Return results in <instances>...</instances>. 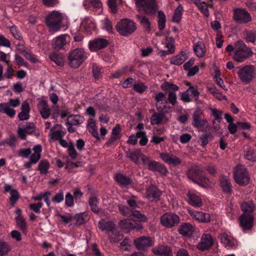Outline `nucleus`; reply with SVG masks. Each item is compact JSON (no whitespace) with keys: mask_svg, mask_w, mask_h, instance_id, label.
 Instances as JSON below:
<instances>
[{"mask_svg":"<svg viewBox=\"0 0 256 256\" xmlns=\"http://www.w3.org/2000/svg\"><path fill=\"white\" fill-rule=\"evenodd\" d=\"M188 176L194 182L203 188L210 186L209 179L203 174L202 170L198 166H193L189 169Z\"/></svg>","mask_w":256,"mask_h":256,"instance_id":"obj_1","label":"nucleus"},{"mask_svg":"<svg viewBox=\"0 0 256 256\" xmlns=\"http://www.w3.org/2000/svg\"><path fill=\"white\" fill-rule=\"evenodd\" d=\"M87 58V53L82 48H76L70 50L68 53V64L70 67H79Z\"/></svg>","mask_w":256,"mask_h":256,"instance_id":"obj_2","label":"nucleus"},{"mask_svg":"<svg viewBox=\"0 0 256 256\" xmlns=\"http://www.w3.org/2000/svg\"><path fill=\"white\" fill-rule=\"evenodd\" d=\"M64 18L63 14L58 11L54 10L49 14L46 18V24L49 30L56 32L60 30Z\"/></svg>","mask_w":256,"mask_h":256,"instance_id":"obj_3","label":"nucleus"},{"mask_svg":"<svg viewBox=\"0 0 256 256\" xmlns=\"http://www.w3.org/2000/svg\"><path fill=\"white\" fill-rule=\"evenodd\" d=\"M234 59L239 62H242L252 54L250 49L242 40L234 43Z\"/></svg>","mask_w":256,"mask_h":256,"instance_id":"obj_4","label":"nucleus"},{"mask_svg":"<svg viewBox=\"0 0 256 256\" xmlns=\"http://www.w3.org/2000/svg\"><path fill=\"white\" fill-rule=\"evenodd\" d=\"M136 24L132 20L125 18L120 20L116 25L118 32L122 36H128L133 33L136 30Z\"/></svg>","mask_w":256,"mask_h":256,"instance_id":"obj_5","label":"nucleus"},{"mask_svg":"<svg viewBox=\"0 0 256 256\" xmlns=\"http://www.w3.org/2000/svg\"><path fill=\"white\" fill-rule=\"evenodd\" d=\"M136 4L139 11L148 15L154 14L158 10L155 0H136Z\"/></svg>","mask_w":256,"mask_h":256,"instance_id":"obj_6","label":"nucleus"},{"mask_svg":"<svg viewBox=\"0 0 256 256\" xmlns=\"http://www.w3.org/2000/svg\"><path fill=\"white\" fill-rule=\"evenodd\" d=\"M237 73L242 82L248 84L254 78L256 74V68L252 65H247L240 68Z\"/></svg>","mask_w":256,"mask_h":256,"instance_id":"obj_7","label":"nucleus"},{"mask_svg":"<svg viewBox=\"0 0 256 256\" xmlns=\"http://www.w3.org/2000/svg\"><path fill=\"white\" fill-rule=\"evenodd\" d=\"M98 226L102 230H106V232L111 242H117L120 240L121 236L120 235L118 234L113 237L110 234V232H112L114 234L116 232L115 224L113 222L102 220L99 222Z\"/></svg>","mask_w":256,"mask_h":256,"instance_id":"obj_8","label":"nucleus"},{"mask_svg":"<svg viewBox=\"0 0 256 256\" xmlns=\"http://www.w3.org/2000/svg\"><path fill=\"white\" fill-rule=\"evenodd\" d=\"M20 103L18 98H10L6 102L0 104V112L7 115L10 118H13L16 114V110L14 109L18 106Z\"/></svg>","mask_w":256,"mask_h":256,"instance_id":"obj_9","label":"nucleus"},{"mask_svg":"<svg viewBox=\"0 0 256 256\" xmlns=\"http://www.w3.org/2000/svg\"><path fill=\"white\" fill-rule=\"evenodd\" d=\"M235 182L240 186L248 184L250 182V178L246 168L240 164L236 166L234 174Z\"/></svg>","mask_w":256,"mask_h":256,"instance_id":"obj_10","label":"nucleus"},{"mask_svg":"<svg viewBox=\"0 0 256 256\" xmlns=\"http://www.w3.org/2000/svg\"><path fill=\"white\" fill-rule=\"evenodd\" d=\"M160 220L163 226L167 228H171L179 223L180 218L176 214L166 212L160 217Z\"/></svg>","mask_w":256,"mask_h":256,"instance_id":"obj_11","label":"nucleus"},{"mask_svg":"<svg viewBox=\"0 0 256 256\" xmlns=\"http://www.w3.org/2000/svg\"><path fill=\"white\" fill-rule=\"evenodd\" d=\"M156 106L160 112H168L170 107L168 105L166 94L162 92H156L154 96Z\"/></svg>","mask_w":256,"mask_h":256,"instance_id":"obj_12","label":"nucleus"},{"mask_svg":"<svg viewBox=\"0 0 256 256\" xmlns=\"http://www.w3.org/2000/svg\"><path fill=\"white\" fill-rule=\"evenodd\" d=\"M203 112L200 108H197L192 115L193 126L202 128L208 125V122L206 118H202Z\"/></svg>","mask_w":256,"mask_h":256,"instance_id":"obj_13","label":"nucleus"},{"mask_svg":"<svg viewBox=\"0 0 256 256\" xmlns=\"http://www.w3.org/2000/svg\"><path fill=\"white\" fill-rule=\"evenodd\" d=\"M70 42V36L68 34H60L54 38L52 42V48L56 50L64 49Z\"/></svg>","mask_w":256,"mask_h":256,"instance_id":"obj_14","label":"nucleus"},{"mask_svg":"<svg viewBox=\"0 0 256 256\" xmlns=\"http://www.w3.org/2000/svg\"><path fill=\"white\" fill-rule=\"evenodd\" d=\"M126 156L127 158L136 164H144L147 158L139 149L128 150L126 152Z\"/></svg>","mask_w":256,"mask_h":256,"instance_id":"obj_15","label":"nucleus"},{"mask_svg":"<svg viewBox=\"0 0 256 256\" xmlns=\"http://www.w3.org/2000/svg\"><path fill=\"white\" fill-rule=\"evenodd\" d=\"M233 18L238 24H246L251 21L250 14L244 9L236 8L234 10Z\"/></svg>","mask_w":256,"mask_h":256,"instance_id":"obj_16","label":"nucleus"},{"mask_svg":"<svg viewBox=\"0 0 256 256\" xmlns=\"http://www.w3.org/2000/svg\"><path fill=\"white\" fill-rule=\"evenodd\" d=\"M120 227L124 230H139L143 228L142 224L136 220L132 219H124L120 221Z\"/></svg>","mask_w":256,"mask_h":256,"instance_id":"obj_17","label":"nucleus"},{"mask_svg":"<svg viewBox=\"0 0 256 256\" xmlns=\"http://www.w3.org/2000/svg\"><path fill=\"white\" fill-rule=\"evenodd\" d=\"M36 130V127L33 122L26 123L21 126H18V135L22 140L26 139V134H32Z\"/></svg>","mask_w":256,"mask_h":256,"instance_id":"obj_18","label":"nucleus"},{"mask_svg":"<svg viewBox=\"0 0 256 256\" xmlns=\"http://www.w3.org/2000/svg\"><path fill=\"white\" fill-rule=\"evenodd\" d=\"M146 194L150 202H158L160 200L162 192L156 186L152 185L146 188Z\"/></svg>","mask_w":256,"mask_h":256,"instance_id":"obj_19","label":"nucleus"},{"mask_svg":"<svg viewBox=\"0 0 256 256\" xmlns=\"http://www.w3.org/2000/svg\"><path fill=\"white\" fill-rule=\"evenodd\" d=\"M136 248L140 250H144L152 246V240L149 236H142L134 240Z\"/></svg>","mask_w":256,"mask_h":256,"instance_id":"obj_20","label":"nucleus"},{"mask_svg":"<svg viewBox=\"0 0 256 256\" xmlns=\"http://www.w3.org/2000/svg\"><path fill=\"white\" fill-rule=\"evenodd\" d=\"M108 44L107 40L103 38H95L89 43L90 50L92 52L97 51L106 48Z\"/></svg>","mask_w":256,"mask_h":256,"instance_id":"obj_21","label":"nucleus"},{"mask_svg":"<svg viewBox=\"0 0 256 256\" xmlns=\"http://www.w3.org/2000/svg\"><path fill=\"white\" fill-rule=\"evenodd\" d=\"M188 212L192 218L198 222L208 223L210 220V216L208 213L196 211L192 210H188Z\"/></svg>","mask_w":256,"mask_h":256,"instance_id":"obj_22","label":"nucleus"},{"mask_svg":"<svg viewBox=\"0 0 256 256\" xmlns=\"http://www.w3.org/2000/svg\"><path fill=\"white\" fill-rule=\"evenodd\" d=\"M210 110L211 111V116L214 118V119L212 120L213 128L216 131H218L220 129V124L222 120V112L216 108H210Z\"/></svg>","mask_w":256,"mask_h":256,"instance_id":"obj_23","label":"nucleus"},{"mask_svg":"<svg viewBox=\"0 0 256 256\" xmlns=\"http://www.w3.org/2000/svg\"><path fill=\"white\" fill-rule=\"evenodd\" d=\"M240 225L244 230H250L253 226L254 217L252 214H243L240 218Z\"/></svg>","mask_w":256,"mask_h":256,"instance_id":"obj_24","label":"nucleus"},{"mask_svg":"<svg viewBox=\"0 0 256 256\" xmlns=\"http://www.w3.org/2000/svg\"><path fill=\"white\" fill-rule=\"evenodd\" d=\"M213 244V240L210 234L202 235L200 242L197 245V248L204 251L209 248Z\"/></svg>","mask_w":256,"mask_h":256,"instance_id":"obj_25","label":"nucleus"},{"mask_svg":"<svg viewBox=\"0 0 256 256\" xmlns=\"http://www.w3.org/2000/svg\"><path fill=\"white\" fill-rule=\"evenodd\" d=\"M160 157L166 163L174 166L180 165L182 162L178 157L167 152L160 154Z\"/></svg>","mask_w":256,"mask_h":256,"instance_id":"obj_26","label":"nucleus"},{"mask_svg":"<svg viewBox=\"0 0 256 256\" xmlns=\"http://www.w3.org/2000/svg\"><path fill=\"white\" fill-rule=\"evenodd\" d=\"M219 238L221 242L226 248H233L237 244L236 240L227 233H222L220 235Z\"/></svg>","mask_w":256,"mask_h":256,"instance_id":"obj_27","label":"nucleus"},{"mask_svg":"<svg viewBox=\"0 0 256 256\" xmlns=\"http://www.w3.org/2000/svg\"><path fill=\"white\" fill-rule=\"evenodd\" d=\"M188 201L189 204L194 207H200L202 206V200L196 193L188 191Z\"/></svg>","mask_w":256,"mask_h":256,"instance_id":"obj_28","label":"nucleus"},{"mask_svg":"<svg viewBox=\"0 0 256 256\" xmlns=\"http://www.w3.org/2000/svg\"><path fill=\"white\" fill-rule=\"evenodd\" d=\"M194 230V226L188 222L182 223L178 230L179 233L184 236H191Z\"/></svg>","mask_w":256,"mask_h":256,"instance_id":"obj_29","label":"nucleus"},{"mask_svg":"<svg viewBox=\"0 0 256 256\" xmlns=\"http://www.w3.org/2000/svg\"><path fill=\"white\" fill-rule=\"evenodd\" d=\"M152 252L156 255L163 256H170L172 252L170 248L164 246H158L152 249Z\"/></svg>","mask_w":256,"mask_h":256,"instance_id":"obj_30","label":"nucleus"},{"mask_svg":"<svg viewBox=\"0 0 256 256\" xmlns=\"http://www.w3.org/2000/svg\"><path fill=\"white\" fill-rule=\"evenodd\" d=\"M50 60L54 62L58 66H62L64 62V56L60 52H52L48 56Z\"/></svg>","mask_w":256,"mask_h":256,"instance_id":"obj_31","label":"nucleus"},{"mask_svg":"<svg viewBox=\"0 0 256 256\" xmlns=\"http://www.w3.org/2000/svg\"><path fill=\"white\" fill-rule=\"evenodd\" d=\"M240 206L242 210L245 214H251L254 211L256 208V204L252 200H248L244 202Z\"/></svg>","mask_w":256,"mask_h":256,"instance_id":"obj_32","label":"nucleus"},{"mask_svg":"<svg viewBox=\"0 0 256 256\" xmlns=\"http://www.w3.org/2000/svg\"><path fill=\"white\" fill-rule=\"evenodd\" d=\"M30 108L27 102H24L21 106V112L18 114V118L20 120H26L30 118Z\"/></svg>","mask_w":256,"mask_h":256,"instance_id":"obj_33","label":"nucleus"},{"mask_svg":"<svg viewBox=\"0 0 256 256\" xmlns=\"http://www.w3.org/2000/svg\"><path fill=\"white\" fill-rule=\"evenodd\" d=\"M38 108L42 118L46 119L49 117L50 111L45 101H40L38 104Z\"/></svg>","mask_w":256,"mask_h":256,"instance_id":"obj_34","label":"nucleus"},{"mask_svg":"<svg viewBox=\"0 0 256 256\" xmlns=\"http://www.w3.org/2000/svg\"><path fill=\"white\" fill-rule=\"evenodd\" d=\"M162 112L154 113L152 115L150 118V122L152 125H157L161 123L164 124L168 122V118H166Z\"/></svg>","mask_w":256,"mask_h":256,"instance_id":"obj_35","label":"nucleus"},{"mask_svg":"<svg viewBox=\"0 0 256 256\" xmlns=\"http://www.w3.org/2000/svg\"><path fill=\"white\" fill-rule=\"evenodd\" d=\"M32 150L34 153L30 155V160L33 162V164H35L40 158L42 147L40 144L34 146L32 148Z\"/></svg>","mask_w":256,"mask_h":256,"instance_id":"obj_36","label":"nucleus"},{"mask_svg":"<svg viewBox=\"0 0 256 256\" xmlns=\"http://www.w3.org/2000/svg\"><path fill=\"white\" fill-rule=\"evenodd\" d=\"M188 58L186 54L184 52H182L179 54L172 56L170 59V63L174 65H180L182 64Z\"/></svg>","mask_w":256,"mask_h":256,"instance_id":"obj_37","label":"nucleus"},{"mask_svg":"<svg viewBox=\"0 0 256 256\" xmlns=\"http://www.w3.org/2000/svg\"><path fill=\"white\" fill-rule=\"evenodd\" d=\"M194 50L198 57L202 58L206 52L205 44L203 42L198 41L194 46Z\"/></svg>","mask_w":256,"mask_h":256,"instance_id":"obj_38","label":"nucleus"},{"mask_svg":"<svg viewBox=\"0 0 256 256\" xmlns=\"http://www.w3.org/2000/svg\"><path fill=\"white\" fill-rule=\"evenodd\" d=\"M66 132L62 130H54L52 128L50 130L49 136L52 140L59 141L65 135Z\"/></svg>","mask_w":256,"mask_h":256,"instance_id":"obj_39","label":"nucleus"},{"mask_svg":"<svg viewBox=\"0 0 256 256\" xmlns=\"http://www.w3.org/2000/svg\"><path fill=\"white\" fill-rule=\"evenodd\" d=\"M87 128L88 132L91 133L93 136L97 140H100L98 133L96 128V122L93 119L88 120Z\"/></svg>","mask_w":256,"mask_h":256,"instance_id":"obj_40","label":"nucleus"},{"mask_svg":"<svg viewBox=\"0 0 256 256\" xmlns=\"http://www.w3.org/2000/svg\"><path fill=\"white\" fill-rule=\"evenodd\" d=\"M192 2L197 6L198 8L200 10L205 16L208 17L209 16L208 5L205 2H202L201 0H198L197 1L194 0Z\"/></svg>","mask_w":256,"mask_h":256,"instance_id":"obj_41","label":"nucleus"},{"mask_svg":"<svg viewBox=\"0 0 256 256\" xmlns=\"http://www.w3.org/2000/svg\"><path fill=\"white\" fill-rule=\"evenodd\" d=\"M220 185L225 192H230L232 190V185L229 179L226 176H222L220 179Z\"/></svg>","mask_w":256,"mask_h":256,"instance_id":"obj_42","label":"nucleus"},{"mask_svg":"<svg viewBox=\"0 0 256 256\" xmlns=\"http://www.w3.org/2000/svg\"><path fill=\"white\" fill-rule=\"evenodd\" d=\"M115 180L122 186H126L131 183L128 178L120 174L116 175Z\"/></svg>","mask_w":256,"mask_h":256,"instance_id":"obj_43","label":"nucleus"},{"mask_svg":"<svg viewBox=\"0 0 256 256\" xmlns=\"http://www.w3.org/2000/svg\"><path fill=\"white\" fill-rule=\"evenodd\" d=\"M84 120L83 118L78 116H70L68 118V122L66 123V125H79Z\"/></svg>","mask_w":256,"mask_h":256,"instance_id":"obj_44","label":"nucleus"},{"mask_svg":"<svg viewBox=\"0 0 256 256\" xmlns=\"http://www.w3.org/2000/svg\"><path fill=\"white\" fill-rule=\"evenodd\" d=\"M162 90L165 92H176L178 90L179 88L176 84L168 82L162 83L160 86Z\"/></svg>","mask_w":256,"mask_h":256,"instance_id":"obj_45","label":"nucleus"},{"mask_svg":"<svg viewBox=\"0 0 256 256\" xmlns=\"http://www.w3.org/2000/svg\"><path fill=\"white\" fill-rule=\"evenodd\" d=\"M148 88V86L140 80H138L133 84L134 90L139 94H142Z\"/></svg>","mask_w":256,"mask_h":256,"instance_id":"obj_46","label":"nucleus"},{"mask_svg":"<svg viewBox=\"0 0 256 256\" xmlns=\"http://www.w3.org/2000/svg\"><path fill=\"white\" fill-rule=\"evenodd\" d=\"M50 168V163L46 160H42L38 166V170L40 174H47Z\"/></svg>","mask_w":256,"mask_h":256,"instance_id":"obj_47","label":"nucleus"},{"mask_svg":"<svg viewBox=\"0 0 256 256\" xmlns=\"http://www.w3.org/2000/svg\"><path fill=\"white\" fill-rule=\"evenodd\" d=\"M92 72L94 78L98 80L102 77V67L96 64H92Z\"/></svg>","mask_w":256,"mask_h":256,"instance_id":"obj_48","label":"nucleus"},{"mask_svg":"<svg viewBox=\"0 0 256 256\" xmlns=\"http://www.w3.org/2000/svg\"><path fill=\"white\" fill-rule=\"evenodd\" d=\"M83 4L86 8L94 7L100 8L102 4L100 0H84Z\"/></svg>","mask_w":256,"mask_h":256,"instance_id":"obj_49","label":"nucleus"},{"mask_svg":"<svg viewBox=\"0 0 256 256\" xmlns=\"http://www.w3.org/2000/svg\"><path fill=\"white\" fill-rule=\"evenodd\" d=\"M183 7L179 5L175 10L173 16L172 21L174 22H178L182 18Z\"/></svg>","mask_w":256,"mask_h":256,"instance_id":"obj_50","label":"nucleus"},{"mask_svg":"<svg viewBox=\"0 0 256 256\" xmlns=\"http://www.w3.org/2000/svg\"><path fill=\"white\" fill-rule=\"evenodd\" d=\"M159 162H156V161H152L150 160L148 158H146V162H144V164L145 166H146L147 168L151 171L156 172V168Z\"/></svg>","mask_w":256,"mask_h":256,"instance_id":"obj_51","label":"nucleus"},{"mask_svg":"<svg viewBox=\"0 0 256 256\" xmlns=\"http://www.w3.org/2000/svg\"><path fill=\"white\" fill-rule=\"evenodd\" d=\"M244 157L246 159L252 162L256 160V156L254 154V150L250 147H248L244 154Z\"/></svg>","mask_w":256,"mask_h":256,"instance_id":"obj_52","label":"nucleus"},{"mask_svg":"<svg viewBox=\"0 0 256 256\" xmlns=\"http://www.w3.org/2000/svg\"><path fill=\"white\" fill-rule=\"evenodd\" d=\"M136 17L140 24L145 28V29L147 30H150V22L146 16L140 14L137 15Z\"/></svg>","mask_w":256,"mask_h":256,"instance_id":"obj_53","label":"nucleus"},{"mask_svg":"<svg viewBox=\"0 0 256 256\" xmlns=\"http://www.w3.org/2000/svg\"><path fill=\"white\" fill-rule=\"evenodd\" d=\"M174 40L172 37L167 36L166 38V47L168 49L170 53L173 54L175 51L174 45Z\"/></svg>","mask_w":256,"mask_h":256,"instance_id":"obj_54","label":"nucleus"},{"mask_svg":"<svg viewBox=\"0 0 256 256\" xmlns=\"http://www.w3.org/2000/svg\"><path fill=\"white\" fill-rule=\"evenodd\" d=\"M158 28L160 30H163L165 28L166 25V16L162 11L158 12Z\"/></svg>","mask_w":256,"mask_h":256,"instance_id":"obj_55","label":"nucleus"},{"mask_svg":"<svg viewBox=\"0 0 256 256\" xmlns=\"http://www.w3.org/2000/svg\"><path fill=\"white\" fill-rule=\"evenodd\" d=\"M98 204V200L96 197L92 196L90 198L89 204L91 208V210L96 213H98L100 212Z\"/></svg>","mask_w":256,"mask_h":256,"instance_id":"obj_56","label":"nucleus"},{"mask_svg":"<svg viewBox=\"0 0 256 256\" xmlns=\"http://www.w3.org/2000/svg\"><path fill=\"white\" fill-rule=\"evenodd\" d=\"M10 250V247L4 242L0 241V256L6 255Z\"/></svg>","mask_w":256,"mask_h":256,"instance_id":"obj_57","label":"nucleus"},{"mask_svg":"<svg viewBox=\"0 0 256 256\" xmlns=\"http://www.w3.org/2000/svg\"><path fill=\"white\" fill-rule=\"evenodd\" d=\"M132 214L135 218H137L140 222H146L148 220L147 217L144 214H142L140 211L137 210H132Z\"/></svg>","mask_w":256,"mask_h":256,"instance_id":"obj_58","label":"nucleus"},{"mask_svg":"<svg viewBox=\"0 0 256 256\" xmlns=\"http://www.w3.org/2000/svg\"><path fill=\"white\" fill-rule=\"evenodd\" d=\"M220 72L219 70H216V74L214 76L216 82V84L221 88L222 89L224 90L225 91H227L228 89L226 88V86L224 84V82L222 78L220 77Z\"/></svg>","mask_w":256,"mask_h":256,"instance_id":"obj_59","label":"nucleus"},{"mask_svg":"<svg viewBox=\"0 0 256 256\" xmlns=\"http://www.w3.org/2000/svg\"><path fill=\"white\" fill-rule=\"evenodd\" d=\"M16 220L17 225L24 232H26L27 226L25 220L23 216L16 217Z\"/></svg>","mask_w":256,"mask_h":256,"instance_id":"obj_60","label":"nucleus"},{"mask_svg":"<svg viewBox=\"0 0 256 256\" xmlns=\"http://www.w3.org/2000/svg\"><path fill=\"white\" fill-rule=\"evenodd\" d=\"M244 35L247 42H254L256 40V35L254 32L246 30L244 32Z\"/></svg>","mask_w":256,"mask_h":256,"instance_id":"obj_61","label":"nucleus"},{"mask_svg":"<svg viewBox=\"0 0 256 256\" xmlns=\"http://www.w3.org/2000/svg\"><path fill=\"white\" fill-rule=\"evenodd\" d=\"M10 201L12 206H14L15 203L20 198V194L18 192L14 189H12L10 192Z\"/></svg>","mask_w":256,"mask_h":256,"instance_id":"obj_62","label":"nucleus"},{"mask_svg":"<svg viewBox=\"0 0 256 256\" xmlns=\"http://www.w3.org/2000/svg\"><path fill=\"white\" fill-rule=\"evenodd\" d=\"M136 134L138 138H140V140L139 142L140 144L142 146L146 145L148 142V140L146 138V132L143 131H140L136 132Z\"/></svg>","mask_w":256,"mask_h":256,"instance_id":"obj_63","label":"nucleus"},{"mask_svg":"<svg viewBox=\"0 0 256 256\" xmlns=\"http://www.w3.org/2000/svg\"><path fill=\"white\" fill-rule=\"evenodd\" d=\"M102 28L110 33L112 32V26L111 22L108 18H105L102 22Z\"/></svg>","mask_w":256,"mask_h":256,"instance_id":"obj_64","label":"nucleus"}]
</instances>
